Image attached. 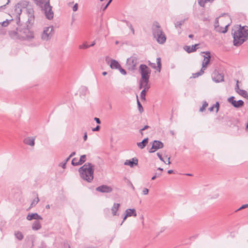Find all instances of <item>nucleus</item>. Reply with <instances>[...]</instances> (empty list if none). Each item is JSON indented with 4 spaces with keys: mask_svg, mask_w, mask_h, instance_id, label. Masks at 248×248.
Instances as JSON below:
<instances>
[{
    "mask_svg": "<svg viewBox=\"0 0 248 248\" xmlns=\"http://www.w3.org/2000/svg\"><path fill=\"white\" fill-rule=\"evenodd\" d=\"M53 33H54V30L52 26L45 27L41 38L44 40L47 41L50 39Z\"/></svg>",
    "mask_w": 248,
    "mask_h": 248,
    "instance_id": "obj_8",
    "label": "nucleus"
},
{
    "mask_svg": "<svg viewBox=\"0 0 248 248\" xmlns=\"http://www.w3.org/2000/svg\"><path fill=\"white\" fill-rule=\"evenodd\" d=\"M110 67L112 69H118L119 67H121V65L117 60L111 59L110 60Z\"/></svg>",
    "mask_w": 248,
    "mask_h": 248,
    "instance_id": "obj_22",
    "label": "nucleus"
},
{
    "mask_svg": "<svg viewBox=\"0 0 248 248\" xmlns=\"http://www.w3.org/2000/svg\"><path fill=\"white\" fill-rule=\"evenodd\" d=\"M69 159H68V158L67 157L63 162H61L59 164V166L61 167L63 169H65L66 168V163Z\"/></svg>",
    "mask_w": 248,
    "mask_h": 248,
    "instance_id": "obj_43",
    "label": "nucleus"
},
{
    "mask_svg": "<svg viewBox=\"0 0 248 248\" xmlns=\"http://www.w3.org/2000/svg\"><path fill=\"white\" fill-rule=\"evenodd\" d=\"M17 5H18L20 8L22 10V9H27L30 6L29 5V2L27 0H22L18 2Z\"/></svg>",
    "mask_w": 248,
    "mask_h": 248,
    "instance_id": "obj_26",
    "label": "nucleus"
},
{
    "mask_svg": "<svg viewBox=\"0 0 248 248\" xmlns=\"http://www.w3.org/2000/svg\"><path fill=\"white\" fill-rule=\"evenodd\" d=\"M86 155H83L80 156V157L79 160H78V163H76V165H82L86 161Z\"/></svg>",
    "mask_w": 248,
    "mask_h": 248,
    "instance_id": "obj_32",
    "label": "nucleus"
},
{
    "mask_svg": "<svg viewBox=\"0 0 248 248\" xmlns=\"http://www.w3.org/2000/svg\"><path fill=\"white\" fill-rule=\"evenodd\" d=\"M119 71H120V72L123 75H126L127 73H126V71L125 69H124V68H123L121 66V67H119L118 69Z\"/></svg>",
    "mask_w": 248,
    "mask_h": 248,
    "instance_id": "obj_47",
    "label": "nucleus"
},
{
    "mask_svg": "<svg viewBox=\"0 0 248 248\" xmlns=\"http://www.w3.org/2000/svg\"><path fill=\"white\" fill-rule=\"evenodd\" d=\"M239 81L238 80H236V84L234 88V90L235 92L237 93V92H238L239 90H240L241 89H239V85H238Z\"/></svg>",
    "mask_w": 248,
    "mask_h": 248,
    "instance_id": "obj_54",
    "label": "nucleus"
},
{
    "mask_svg": "<svg viewBox=\"0 0 248 248\" xmlns=\"http://www.w3.org/2000/svg\"><path fill=\"white\" fill-rule=\"evenodd\" d=\"M144 82L141 80V79H140V85H139V89H141L142 88H144Z\"/></svg>",
    "mask_w": 248,
    "mask_h": 248,
    "instance_id": "obj_55",
    "label": "nucleus"
},
{
    "mask_svg": "<svg viewBox=\"0 0 248 248\" xmlns=\"http://www.w3.org/2000/svg\"><path fill=\"white\" fill-rule=\"evenodd\" d=\"M26 219L28 220L31 221L33 219L36 220H42L43 217L37 213H29Z\"/></svg>",
    "mask_w": 248,
    "mask_h": 248,
    "instance_id": "obj_16",
    "label": "nucleus"
},
{
    "mask_svg": "<svg viewBox=\"0 0 248 248\" xmlns=\"http://www.w3.org/2000/svg\"><path fill=\"white\" fill-rule=\"evenodd\" d=\"M89 47V45L87 44L86 42L83 43L82 45L79 46V48L80 49H86Z\"/></svg>",
    "mask_w": 248,
    "mask_h": 248,
    "instance_id": "obj_44",
    "label": "nucleus"
},
{
    "mask_svg": "<svg viewBox=\"0 0 248 248\" xmlns=\"http://www.w3.org/2000/svg\"><path fill=\"white\" fill-rule=\"evenodd\" d=\"M122 21L125 23L128 28H132V24L130 23L129 21L126 20H122Z\"/></svg>",
    "mask_w": 248,
    "mask_h": 248,
    "instance_id": "obj_51",
    "label": "nucleus"
},
{
    "mask_svg": "<svg viewBox=\"0 0 248 248\" xmlns=\"http://www.w3.org/2000/svg\"><path fill=\"white\" fill-rule=\"evenodd\" d=\"M161 175V172H160V173L156 172V173H155V175L152 177L151 180H154L156 178L159 177Z\"/></svg>",
    "mask_w": 248,
    "mask_h": 248,
    "instance_id": "obj_48",
    "label": "nucleus"
},
{
    "mask_svg": "<svg viewBox=\"0 0 248 248\" xmlns=\"http://www.w3.org/2000/svg\"><path fill=\"white\" fill-rule=\"evenodd\" d=\"M108 6L107 4L104 6L102 5V6L101 7L102 11H105L107 9V8H108Z\"/></svg>",
    "mask_w": 248,
    "mask_h": 248,
    "instance_id": "obj_61",
    "label": "nucleus"
},
{
    "mask_svg": "<svg viewBox=\"0 0 248 248\" xmlns=\"http://www.w3.org/2000/svg\"><path fill=\"white\" fill-rule=\"evenodd\" d=\"M185 21V20L184 19V20H182L181 21H177L175 23V27L176 28H181V26L184 23Z\"/></svg>",
    "mask_w": 248,
    "mask_h": 248,
    "instance_id": "obj_40",
    "label": "nucleus"
},
{
    "mask_svg": "<svg viewBox=\"0 0 248 248\" xmlns=\"http://www.w3.org/2000/svg\"><path fill=\"white\" fill-rule=\"evenodd\" d=\"M95 189L97 191L105 193H110L113 190V189L111 186L105 185H102L97 187Z\"/></svg>",
    "mask_w": 248,
    "mask_h": 248,
    "instance_id": "obj_13",
    "label": "nucleus"
},
{
    "mask_svg": "<svg viewBox=\"0 0 248 248\" xmlns=\"http://www.w3.org/2000/svg\"><path fill=\"white\" fill-rule=\"evenodd\" d=\"M212 80L216 82L219 83L224 81V76L222 74L219 73L216 69L212 74Z\"/></svg>",
    "mask_w": 248,
    "mask_h": 248,
    "instance_id": "obj_12",
    "label": "nucleus"
},
{
    "mask_svg": "<svg viewBox=\"0 0 248 248\" xmlns=\"http://www.w3.org/2000/svg\"><path fill=\"white\" fill-rule=\"evenodd\" d=\"M199 45V44H195L194 45H192L191 47L190 46H185L184 47V49L187 53H191V52L195 51L197 50V46H198Z\"/></svg>",
    "mask_w": 248,
    "mask_h": 248,
    "instance_id": "obj_20",
    "label": "nucleus"
},
{
    "mask_svg": "<svg viewBox=\"0 0 248 248\" xmlns=\"http://www.w3.org/2000/svg\"><path fill=\"white\" fill-rule=\"evenodd\" d=\"M204 71H203L202 69H201L199 72L193 73L192 74V78H197L199 76H202L204 73Z\"/></svg>",
    "mask_w": 248,
    "mask_h": 248,
    "instance_id": "obj_36",
    "label": "nucleus"
},
{
    "mask_svg": "<svg viewBox=\"0 0 248 248\" xmlns=\"http://www.w3.org/2000/svg\"><path fill=\"white\" fill-rule=\"evenodd\" d=\"M232 34L233 38V45L236 47L242 45L248 39V27L239 25V27L232 31Z\"/></svg>",
    "mask_w": 248,
    "mask_h": 248,
    "instance_id": "obj_1",
    "label": "nucleus"
},
{
    "mask_svg": "<svg viewBox=\"0 0 248 248\" xmlns=\"http://www.w3.org/2000/svg\"><path fill=\"white\" fill-rule=\"evenodd\" d=\"M149 193V189L147 188H144L142 190V194L144 195H147Z\"/></svg>",
    "mask_w": 248,
    "mask_h": 248,
    "instance_id": "obj_56",
    "label": "nucleus"
},
{
    "mask_svg": "<svg viewBox=\"0 0 248 248\" xmlns=\"http://www.w3.org/2000/svg\"><path fill=\"white\" fill-rule=\"evenodd\" d=\"M52 8V7L50 5L49 0H47L42 9L44 11L46 17L48 20L52 19L54 17V13Z\"/></svg>",
    "mask_w": 248,
    "mask_h": 248,
    "instance_id": "obj_6",
    "label": "nucleus"
},
{
    "mask_svg": "<svg viewBox=\"0 0 248 248\" xmlns=\"http://www.w3.org/2000/svg\"><path fill=\"white\" fill-rule=\"evenodd\" d=\"M138 164V159L136 157H133L131 159L126 160L124 163V165L130 166L131 168L134 167Z\"/></svg>",
    "mask_w": 248,
    "mask_h": 248,
    "instance_id": "obj_17",
    "label": "nucleus"
},
{
    "mask_svg": "<svg viewBox=\"0 0 248 248\" xmlns=\"http://www.w3.org/2000/svg\"><path fill=\"white\" fill-rule=\"evenodd\" d=\"M76 154V152H72L69 155V156L68 157V159H70L72 156H73L74 155H75Z\"/></svg>",
    "mask_w": 248,
    "mask_h": 248,
    "instance_id": "obj_63",
    "label": "nucleus"
},
{
    "mask_svg": "<svg viewBox=\"0 0 248 248\" xmlns=\"http://www.w3.org/2000/svg\"><path fill=\"white\" fill-rule=\"evenodd\" d=\"M204 59L205 61H209V62H210V60H211V55H208L207 56H204Z\"/></svg>",
    "mask_w": 248,
    "mask_h": 248,
    "instance_id": "obj_59",
    "label": "nucleus"
},
{
    "mask_svg": "<svg viewBox=\"0 0 248 248\" xmlns=\"http://www.w3.org/2000/svg\"><path fill=\"white\" fill-rule=\"evenodd\" d=\"M35 137H27L23 140V142L27 145L33 146L35 144Z\"/></svg>",
    "mask_w": 248,
    "mask_h": 248,
    "instance_id": "obj_19",
    "label": "nucleus"
},
{
    "mask_svg": "<svg viewBox=\"0 0 248 248\" xmlns=\"http://www.w3.org/2000/svg\"><path fill=\"white\" fill-rule=\"evenodd\" d=\"M78 3H76L75 4H74V5L73 7V11L76 12L78 10Z\"/></svg>",
    "mask_w": 248,
    "mask_h": 248,
    "instance_id": "obj_58",
    "label": "nucleus"
},
{
    "mask_svg": "<svg viewBox=\"0 0 248 248\" xmlns=\"http://www.w3.org/2000/svg\"><path fill=\"white\" fill-rule=\"evenodd\" d=\"M212 0H198V4L201 7H204L205 4L207 2L213 1Z\"/></svg>",
    "mask_w": 248,
    "mask_h": 248,
    "instance_id": "obj_37",
    "label": "nucleus"
},
{
    "mask_svg": "<svg viewBox=\"0 0 248 248\" xmlns=\"http://www.w3.org/2000/svg\"><path fill=\"white\" fill-rule=\"evenodd\" d=\"M156 64L157 66L155 63L151 62L149 61H148V64L149 66L154 69H156L157 71L160 72L161 68V60L160 57H158L156 59Z\"/></svg>",
    "mask_w": 248,
    "mask_h": 248,
    "instance_id": "obj_15",
    "label": "nucleus"
},
{
    "mask_svg": "<svg viewBox=\"0 0 248 248\" xmlns=\"http://www.w3.org/2000/svg\"><path fill=\"white\" fill-rule=\"evenodd\" d=\"M158 157L159 158V159L163 161V162H164L165 164H170V157H169L168 158V163H166V162L164 161L163 158L162 157V155L160 154L159 153H157L156 154Z\"/></svg>",
    "mask_w": 248,
    "mask_h": 248,
    "instance_id": "obj_38",
    "label": "nucleus"
},
{
    "mask_svg": "<svg viewBox=\"0 0 248 248\" xmlns=\"http://www.w3.org/2000/svg\"><path fill=\"white\" fill-rule=\"evenodd\" d=\"M237 93H238L239 95H241L242 96L248 99V94L247 93V92L244 90L241 89L240 90H239L238 92H237Z\"/></svg>",
    "mask_w": 248,
    "mask_h": 248,
    "instance_id": "obj_31",
    "label": "nucleus"
},
{
    "mask_svg": "<svg viewBox=\"0 0 248 248\" xmlns=\"http://www.w3.org/2000/svg\"><path fill=\"white\" fill-rule=\"evenodd\" d=\"M235 97L232 96L228 98V101L234 108H240L244 105V102L242 100L236 101L234 100Z\"/></svg>",
    "mask_w": 248,
    "mask_h": 248,
    "instance_id": "obj_10",
    "label": "nucleus"
},
{
    "mask_svg": "<svg viewBox=\"0 0 248 248\" xmlns=\"http://www.w3.org/2000/svg\"><path fill=\"white\" fill-rule=\"evenodd\" d=\"M39 200L38 197H37L36 199H34L31 203L30 207H29V209L32 207L33 206H35L39 202Z\"/></svg>",
    "mask_w": 248,
    "mask_h": 248,
    "instance_id": "obj_42",
    "label": "nucleus"
},
{
    "mask_svg": "<svg viewBox=\"0 0 248 248\" xmlns=\"http://www.w3.org/2000/svg\"><path fill=\"white\" fill-rule=\"evenodd\" d=\"M18 30L20 32L19 40L31 41L35 38L34 32L31 30V24L22 26L20 23L19 24Z\"/></svg>",
    "mask_w": 248,
    "mask_h": 248,
    "instance_id": "obj_4",
    "label": "nucleus"
},
{
    "mask_svg": "<svg viewBox=\"0 0 248 248\" xmlns=\"http://www.w3.org/2000/svg\"><path fill=\"white\" fill-rule=\"evenodd\" d=\"M18 27L16 28V31H11L9 32L10 36L13 39H19V36L20 32L18 30Z\"/></svg>",
    "mask_w": 248,
    "mask_h": 248,
    "instance_id": "obj_21",
    "label": "nucleus"
},
{
    "mask_svg": "<svg viewBox=\"0 0 248 248\" xmlns=\"http://www.w3.org/2000/svg\"><path fill=\"white\" fill-rule=\"evenodd\" d=\"M139 72L141 75V80L144 81V83H149L151 73L150 68L146 64H141L139 66Z\"/></svg>",
    "mask_w": 248,
    "mask_h": 248,
    "instance_id": "obj_5",
    "label": "nucleus"
},
{
    "mask_svg": "<svg viewBox=\"0 0 248 248\" xmlns=\"http://www.w3.org/2000/svg\"><path fill=\"white\" fill-rule=\"evenodd\" d=\"M229 26V24H228L227 25L225 26V27L224 28L219 26V27L217 29L216 31L218 32L225 33L228 31V28Z\"/></svg>",
    "mask_w": 248,
    "mask_h": 248,
    "instance_id": "obj_29",
    "label": "nucleus"
},
{
    "mask_svg": "<svg viewBox=\"0 0 248 248\" xmlns=\"http://www.w3.org/2000/svg\"><path fill=\"white\" fill-rule=\"evenodd\" d=\"M152 33L158 44H163L166 42L167 37L157 21H154L153 23Z\"/></svg>",
    "mask_w": 248,
    "mask_h": 248,
    "instance_id": "obj_3",
    "label": "nucleus"
},
{
    "mask_svg": "<svg viewBox=\"0 0 248 248\" xmlns=\"http://www.w3.org/2000/svg\"><path fill=\"white\" fill-rule=\"evenodd\" d=\"M75 163H78V159L76 157L73 158L71 161V164L74 166H78L79 165H76Z\"/></svg>",
    "mask_w": 248,
    "mask_h": 248,
    "instance_id": "obj_45",
    "label": "nucleus"
},
{
    "mask_svg": "<svg viewBox=\"0 0 248 248\" xmlns=\"http://www.w3.org/2000/svg\"><path fill=\"white\" fill-rule=\"evenodd\" d=\"M208 104L206 101H203L202 107L200 108V111L203 112L205 108L208 106Z\"/></svg>",
    "mask_w": 248,
    "mask_h": 248,
    "instance_id": "obj_41",
    "label": "nucleus"
},
{
    "mask_svg": "<svg viewBox=\"0 0 248 248\" xmlns=\"http://www.w3.org/2000/svg\"><path fill=\"white\" fill-rule=\"evenodd\" d=\"M34 2V3L37 5H40V0H33Z\"/></svg>",
    "mask_w": 248,
    "mask_h": 248,
    "instance_id": "obj_64",
    "label": "nucleus"
},
{
    "mask_svg": "<svg viewBox=\"0 0 248 248\" xmlns=\"http://www.w3.org/2000/svg\"><path fill=\"white\" fill-rule=\"evenodd\" d=\"M87 132H85L83 137L84 141H86L87 140Z\"/></svg>",
    "mask_w": 248,
    "mask_h": 248,
    "instance_id": "obj_62",
    "label": "nucleus"
},
{
    "mask_svg": "<svg viewBox=\"0 0 248 248\" xmlns=\"http://www.w3.org/2000/svg\"><path fill=\"white\" fill-rule=\"evenodd\" d=\"M94 170V166L88 162L79 168L78 171L81 178L88 182H91L93 179Z\"/></svg>",
    "mask_w": 248,
    "mask_h": 248,
    "instance_id": "obj_2",
    "label": "nucleus"
},
{
    "mask_svg": "<svg viewBox=\"0 0 248 248\" xmlns=\"http://www.w3.org/2000/svg\"><path fill=\"white\" fill-rule=\"evenodd\" d=\"M125 214H126V217H136L137 216V213L135 209H127L125 211Z\"/></svg>",
    "mask_w": 248,
    "mask_h": 248,
    "instance_id": "obj_24",
    "label": "nucleus"
},
{
    "mask_svg": "<svg viewBox=\"0 0 248 248\" xmlns=\"http://www.w3.org/2000/svg\"><path fill=\"white\" fill-rule=\"evenodd\" d=\"M149 141V138L148 137L144 138L141 142H137V146L141 149H142L145 147L146 145L148 144Z\"/></svg>",
    "mask_w": 248,
    "mask_h": 248,
    "instance_id": "obj_23",
    "label": "nucleus"
},
{
    "mask_svg": "<svg viewBox=\"0 0 248 248\" xmlns=\"http://www.w3.org/2000/svg\"><path fill=\"white\" fill-rule=\"evenodd\" d=\"M209 63L208 61H205V59L203 60L202 62V67L201 69H202L204 71L205 69L207 68L208 64Z\"/></svg>",
    "mask_w": 248,
    "mask_h": 248,
    "instance_id": "obj_39",
    "label": "nucleus"
},
{
    "mask_svg": "<svg viewBox=\"0 0 248 248\" xmlns=\"http://www.w3.org/2000/svg\"><path fill=\"white\" fill-rule=\"evenodd\" d=\"M164 147L163 143L157 140H155L152 143V147L149 150V152L153 153L158 149H162Z\"/></svg>",
    "mask_w": 248,
    "mask_h": 248,
    "instance_id": "obj_9",
    "label": "nucleus"
},
{
    "mask_svg": "<svg viewBox=\"0 0 248 248\" xmlns=\"http://www.w3.org/2000/svg\"><path fill=\"white\" fill-rule=\"evenodd\" d=\"M215 28L216 29V31L217 30L218 28L219 27V23H218V18H216L215 19Z\"/></svg>",
    "mask_w": 248,
    "mask_h": 248,
    "instance_id": "obj_50",
    "label": "nucleus"
},
{
    "mask_svg": "<svg viewBox=\"0 0 248 248\" xmlns=\"http://www.w3.org/2000/svg\"><path fill=\"white\" fill-rule=\"evenodd\" d=\"M15 236L16 238L19 241L22 240L24 238V235L23 233L20 231L15 232Z\"/></svg>",
    "mask_w": 248,
    "mask_h": 248,
    "instance_id": "obj_30",
    "label": "nucleus"
},
{
    "mask_svg": "<svg viewBox=\"0 0 248 248\" xmlns=\"http://www.w3.org/2000/svg\"><path fill=\"white\" fill-rule=\"evenodd\" d=\"M100 129V126L99 125H97L95 127L92 129L93 131H98Z\"/></svg>",
    "mask_w": 248,
    "mask_h": 248,
    "instance_id": "obj_57",
    "label": "nucleus"
},
{
    "mask_svg": "<svg viewBox=\"0 0 248 248\" xmlns=\"http://www.w3.org/2000/svg\"><path fill=\"white\" fill-rule=\"evenodd\" d=\"M26 13L28 15V19L27 22L29 24L32 25L34 21V10L31 6L30 5L28 8L26 9Z\"/></svg>",
    "mask_w": 248,
    "mask_h": 248,
    "instance_id": "obj_11",
    "label": "nucleus"
},
{
    "mask_svg": "<svg viewBox=\"0 0 248 248\" xmlns=\"http://www.w3.org/2000/svg\"><path fill=\"white\" fill-rule=\"evenodd\" d=\"M127 185L130 187H131V188L133 189V190H135V187L132 184V183L131 182V181L129 180H127Z\"/></svg>",
    "mask_w": 248,
    "mask_h": 248,
    "instance_id": "obj_52",
    "label": "nucleus"
},
{
    "mask_svg": "<svg viewBox=\"0 0 248 248\" xmlns=\"http://www.w3.org/2000/svg\"><path fill=\"white\" fill-rule=\"evenodd\" d=\"M47 1V0H40V4L38 5L39 6H40L41 8H43L44 6L45 3Z\"/></svg>",
    "mask_w": 248,
    "mask_h": 248,
    "instance_id": "obj_53",
    "label": "nucleus"
},
{
    "mask_svg": "<svg viewBox=\"0 0 248 248\" xmlns=\"http://www.w3.org/2000/svg\"><path fill=\"white\" fill-rule=\"evenodd\" d=\"M94 121L96 122V123L97 124H101V121H100V120L98 118L95 117L94 118Z\"/></svg>",
    "mask_w": 248,
    "mask_h": 248,
    "instance_id": "obj_60",
    "label": "nucleus"
},
{
    "mask_svg": "<svg viewBox=\"0 0 248 248\" xmlns=\"http://www.w3.org/2000/svg\"><path fill=\"white\" fill-rule=\"evenodd\" d=\"M22 10L20 8V6L17 5V4H16L14 7V12L16 15V18L17 25H19V24L20 23V16L22 13Z\"/></svg>",
    "mask_w": 248,
    "mask_h": 248,
    "instance_id": "obj_14",
    "label": "nucleus"
},
{
    "mask_svg": "<svg viewBox=\"0 0 248 248\" xmlns=\"http://www.w3.org/2000/svg\"><path fill=\"white\" fill-rule=\"evenodd\" d=\"M247 207H248V204H243L242 206H241L238 209L236 210L235 211V212H237L238 211H240V210H242L243 209L246 208Z\"/></svg>",
    "mask_w": 248,
    "mask_h": 248,
    "instance_id": "obj_46",
    "label": "nucleus"
},
{
    "mask_svg": "<svg viewBox=\"0 0 248 248\" xmlns=\"http://www.w3.org/2000/svg\"><path fill=\"white\" fill-rule=\"evenodd\" d=\"M137 103L138 105V108L140 113H142L143 111V108L140 101H139L138 96L137 95Z\"/></svg>",
    "mask_w": 248,
    "mask_h": 248,
    "instance_id": "obj_33",
    "label": "nucleus"
},
{
    "mask_svg": "<svg viewBox=\"0 0 248 248\" xmlns=\"http://www.w3.org/2000/svg\"><path fill=\"white\" fill-rule=\"evenodd\" d=\"M214 105V108H216V113H217L219 108V103L217 102Z\"/></svg>",
    "mask_w": 248,
    "mask_h": 248,
    "instance_id": "obj_49",
    "label": "nucleus"
},
{
    "mask_svg": "<svg viewBox=\"0 0 248 248\" xmlns=\"http://www.w3.org/2000/svg\"><path fill=\"white\" fill-rule=\"evenodd\" d=\"M28 239V241L31 242V248L33 246V242L34 240V236L33 235H29L27 236L26 240Z\"/></svg>",
    "mask_w": 248,
    "mask_h": 248,
    "instance_id": "obj_35",
    "label": "nucleus"
},
{
    "mask_svg": "<svg viewBox=\"0 0 248 248\" xmlns=\"http://www.w3.org/2000/svg\"><path fill=\"white\" fill-rule=\"evenodd\" d=\"M138 62V58L135 56H132L127 58L126 60L127 69L129 71L136 70Z\"/></svg>",
    "mask_w": 248,
    "mask_h": 248,
    "instance_id": "obj_7",
    "label": "nucleus"
},
{
    "mask_svg": "<svg viewBox=\"0 0 248 248\" xmlns=\"http://www.w3.org/2000/svg\"><path fill=\"white\" fill-rule=\"evenodd\" d=\"M12 20H13V19H12L10 20L6 19L5 21L0 22V27H6L8 26L10 22Z\"/></svg>",
    "mask_w": 248,
    "mask_h": 248,
    "instance_id": "obj_34",
    "label": "nucleus"
},
{
    "mask_svg": "<svg viewBox=\"0 0 248 248\" xmlns=\"http://www.w3.org/2000/svg\"><path fill=\"white\" fill-rule=\"evenodd\" d=\"M150 88V85L149 84V83H147V84L144 83V89L141 91L140 94V99L142 101L146 100V92L149 90Z\"/></svg>",
    "mask_w": 248,
    "mask_h": 248,
    "instance_id": "obj_18",
    "label": "nucleus"
},
{
    "mask_svg": "<svg viewBox=\"0 0 248 248\" xmlns=\"http://www.w3.org/2000/svg\"><path fill=\"white\" fill-rule=\"evenodd\" d=\"M79 95L80 96H85L89 93V91L87 87L86 86H81L79 90Z\"/></svg>",
    "mask_w": 248,
    "mask_h": 248,
    "instance_id": "obj_25",
    "label": "nucleus"
},
{
    "mask_svg": "<svg viewBox=\"0 0 248 248\" xmlns=\"http://www.w3.org/2000/svg\"><path fill=\"white\" fill-rule=\"evenodd\" d=\"M41 224L38 220L34 221L32 225V230L34 231H38L41 228Z\"/></svg>",
    "mask_w": 248,
    "mask_h": 248,
    "instance_id": "obj_27",
    "label": "nucleus"
},
{
    "mask_svg": "<svg viewBox=\"0 0 248 248\" xmlns=\"http://www.w3.org/2000/svg\"><path fill=\"white\" fill-rule=\"evenodd\" d=\"M120 204L119 203H114L113 206L111 209L112 214L113 216H118L119 214H117V211H118Z\"/></svg>",
    "mask_w": 248,
    "mask_h": 248,
    "instance_id": "obj_28",
    "label": "nucleus"
}]
</instances>
